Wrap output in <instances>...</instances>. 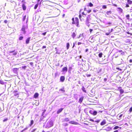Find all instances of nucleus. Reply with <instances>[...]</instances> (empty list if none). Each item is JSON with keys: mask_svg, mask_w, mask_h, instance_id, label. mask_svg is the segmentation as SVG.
Wrapping results in <instances>:
<instances>
[{"mask_svg": "<svg viewBox=\"0 0 132 132\" xmlns=\"http://www.w3.org/2000/svg\"><path fill=\"white\" fill-rule=\"evenodd\" d=\"M64 121H69V118H66L64 119Z\"/></svg>", "mask_w": 132, "mask_h": 132, "instance_id": "30", "label": "nucleus"}, {"mask_svg": "<svg viewBox=\"0 0 132 132\" xmlns=\"http://www.w3.org/2000/svg\"><path fill=\"white\" fill-rule=\"evenodd\" d=\"M121 93L122 94L123 92V90H120Z\"/></svg>", "mask_w": 132, "mask_h": 132, "instance_id": "38", "label": "nucleus"}, {"mask_svg": "<svg viewBox=\"0 0 132 132\" xmlns=\"http://www.w3.org/2000/svg\"><path fill=\"white\" fill-rule=\"evenodd\" d=\"M102 53H100L98 54V56L100 57H102Z\"/></svg>", "mask_w": 132, "mask_h": 132, "instance_id": "28", "label": "nucleus"}, {"mask_svg": "<svg viewBox=\"0 0 132 132\" xmlns=\"http://www.w3.org/2000/svg\"><path fill=\"white\" fill-rule=\"evenodd\" d=\"M26 16H24L23 18V21H24V20H25L26 19Z\"/></svg>", "mask_w": 132, "mask_h": 132, "instance_id": "43", "label": "nucleus"}, {"mask_svg": "<svg viewBox=\"0 0 132 132\" xmlns=\"http://www.w3.org/2000/svg\"><path fill=\"white\" fill-rule=\"evenodd\" d=\"M91 11V10H89L87 11V12L88 13H90Z\"/></svg>", "mask_w": 132, "mask_h": 132, "instance_id": "49", "label": "nucleus"}, {"mask_svg": "<svg viewBox=\"0 0 132 132\" xmlns=\"http://www.w3.org/2000/svg\"><path fill=\"white\" fill-rule=\"evenodd\" d=\"M88 50V49L87 48L85 50V52H87Z\"/></svg>", "mask_w": 132, "mask_h": 132, "instance_id": "57", "label": "nucleus"}, {"mask_svg": "<svg viewBox=\"0 0 132 132\" xmlns=\"http://www.w3.org/2000/svg\"><path fill=\"white\" fill-rule=\"evenodd\" d=\"M89 6L90 7H92L93 6V4L91 2L89 3Z\"/></svg>", "mask_w": 132, "mask_h": 132, "instance_id": "29", "label": "nucleus"}, {"mask_svg": "<svg viewBox=\"0 0 132 132\" xmlns=\"http://www.w3.org/2000/svg\"><path fill=\"white\" fill-rule=\"evenodd\" d=\"M71 124H75V125H77V123L75 122H74L73 121H70L69 122Z\"/></svg>", "mask_w": 132, "mask_h": 132, "instance_id": "12", "label": "nucleus"}, {"mask_svg": "<svg viewBox=\"0 0 132 132\" xmlns=\"http://www.w3.org/2000/svg\"><path fill=\"white\" fill-rule=\"evenodd\" d=\"M22 7L23 9L24 10H26V7L24 4H23L22 5Z\"/></svg>", "mask_w": 132, "mask_h": 132, "instance_id": "15", "label": "nucleus"}, {"mask_svg": "<svg viewBox=\"0 0 132 132\" xmlns=\"http://www.w3.org/2000/svg\"><path fill=\"white\" fill-rule=\"evenodd\" d=\"M18 69L17 68H14L13 69V71L14 73H16Z\"/></svg>", "mask_w": 132, "mask_h": 132, "instance_id": "11", "label": "nucleus"}, {"mask_svg": "<svg viewBox=\"0 0 132 132\" xmlns=\"http://www.w3.org/2000/svg\"><path fill=\"white\" fill-rule=\"evenodd\" d=\"M0 84L2 85H4V82L3 81L0 79Z\"/></svg>", "mask_w": 132, "mask_h": 132, "instance_id": "17", "label": "nucleus"}, {"mask_svg": "<svg viewBox=\"0 0 132 132\" xmlns=\"http://www.w3.org/2000/svg\"><path fill=\"white\" fill-rule=\"evenodd\" d=\"M111 22H109V23H106V24H111Z\"/></svg>", "mask_w": 132, "mask_h": 132, "instance_id": "52", "label": "nucleus"}, {"mask_svg": "<svg viewBox=\"0 0 132 132\" xmlns=\"http://www.w3.org/2000/svg\"><path fill=\"white\" fill-rule=\"evenodd\" d=\"M30 39V37H28L26 41V44H27L29 43Z\"/></svg>", "mask_w": 132, "mask_h": 132, "instance_id": "7", "label": "nucleus"}, {"mask_svg": "<svg viewBox=\"0 0 132 132\" xmlns=\"http://www.w3.org/2000/svg\"><path fill=\"white\" fill-rule=\"evenodd\" d=\"M89 23V21H86L85 24H86V25L87 26H88V27H89L90 26Z\"/></svg>", "mask_w": 132, "mask_h": 132, "instance_id": "13", "label": "nucleus"}, {"mask_svg": "<svg viewBox=\"0 0 132 132\" xmlns=\"http://www.w3.org/2000/svg\"><path fill=\"white\" fill-rule=\"evenodd\" d=\"M100 121V120H97V121H95V122H97V123H98Z\"/></svg>", "mask_w": 132, "mask_h": 132, "instance_id": "53", "label": "nucleus"}, {"mask_svg": "<svg viewBox=\"0 0 132 132\" xmlns=\"http://www.w3.org/2000/svg\"><path fill=\"white\" fill-rule=\"evenodd\" d=\"M76 24L77 26V27H79V23H78V20L77 21H76Z\"/></svg>", "mask_w": 132, "mask_h": 132, "instance_id": "23", "label": "nucleus"}, {"mask_svg": "<svg viewBox=\"0 0 132 132\" xmlns=\"http://www.w3.org/2000/svg\"><path fill=\"white\" fill-rule=\"evenodd\" d=\"M23 38V37L22 36H21L19 38V39L20 40H21Z\"/></svg>", "mask_w": 132, "mask_h": 132, "instance_id": "34", "label": "nucleus"}, {"mask_svg": "<svg viewBox=\"0 0 132 132\" xmlns=\"http://www.w3.org/2000/svg\"><path fill=\"white\" fill-rule=\"evenodd\" d=\"M76 36V34L75 33V32H73L72 35V36L73 39H74Z\"/></svg>", "mask_w": 132, "mask_h": 132, "instance_id": "14", "label": "nucleus"}, {"mask_svg": "<svg viewBox=\"0 0 132 132\" xmlns=\"http://www.w3.org/2000/svg\"><path fill=\"white\" fill-rule=\"evenodd\" d=\"M18 95V94L17 93H16L14 94V95L15 96H16L17 95Z\"/></svg>", "mask_w": 132, "mask_h": 132, "instance_id": "58", "label": "nucleus"}, {"mask_svg": "<svg viewBox=\"0 0 132 132\" xmlns=\"http://www.w3.org/2000/svg\"><path fill=\"white\" fill-rule=\"evenodd\" d=\"M114 132H118V130H116L114 131Z\"/></svg>", "mask_w": 132, "mask_h": 132, "instance_id": "64", "label": "nucleus"}, {"mask_svg": "<svg viewBox=\"0 0 132 132\" xmlns=\"http://www.w3.org/2000/svg\"><path fill=\"white\" fill-rule=\"evenodd\" d=\"M129 62H130V63H131V62H132V60L131 59L130 60H129Z\"/></svg>", "mask_w": 132, "mask_h": 132, "instance_id": "61", "label": "nucleus"}, {"mask_svg": "<svg viewBox=\"0 0 132 132\" xmlns=\"http://www.w3.org/2000/svg\"><path fill=\"white\" fill-rule=\"evenodd\" d=\"M38 3L37 4H36L34 6V9H36L37 7H38Z\"/></svg>", "mask_w": 132, "mask_h": 132, "instance_id": "21", "label": "nucleus"}, {"mask_svg": "<svg viewBox=\"0 0 132 132\" xmlns=\"http://www.w3.org/2000/svg\"><path fill=\"white\" fill-rule=\"evenodd\" d=\"M106 121L105 120H104L102 121L100 125L101 126H103L106 123Z\"/></svg>", "mask_w": 132, "mask_h": 132, "instance_id": "6", "label": "nucleus"}, {"mask_svg": "<svg viewBox=\"0 0 132 132\" xmlns=\"http://www.w3.org/2000/svg\"><path fill=\"white\" fill-rule=\"evenodd\" d=\"M67 70L68 69L67 67H64L63 68L62 71L63 72L65 71L66 72L67 71Z\"/></svg>", "mask_w": 132, "mask_h": 132, "instance_id": "10", "label": "nucleus"}, {"mask_svg": "<svg viewBox=\"0 0 132 132\" xmlns=\"http://www.w3.org/2000/svg\"><path fill=\"white\" fill-rule=\"evenodd\" d=\"M127 2L128 4H132V1L130 0H127Z\"/></svg>", "mask_w": 132, "mask_h": 132, "instance_id": "16", "label": "nucleus"}, {"mask_svg": "<svg viewBox=\"0 0 132 132\" xmlns=\"http://www.w3.org/2000/svg\"><path fill=\"white\" fill-rule=\"evenodd\" d=\"M113 29H111V31H110V33H111V32H113Z\"/></svg>", "mask_w": 132, "mask_h": 132, "instance_id": "56", "label": "nucleus"}, {"mask_svg": "<svg viewBox=\"0 0 132 132\" xmlns=\"http://www.w3.org/2000/svg\"><path fill=\"white\" fill-rule=\"evenodd\" d=\"M81 15L80 14L79 15V19H80L81 20Z\"/></svg>", "mask_w": 132, "mask_h": 132, "instance_id": "41", "label": "nucleus"}, {"mask_svg": "<svg viewBox=\"0 0 132 132\" xmlns=\"http://www.w3.org/2000/svg\"><path fill=\"white\" fill-rule=\"evenodd\" d=\"M122 114H121L119 116V117L120 118L122 116Z\"/></svg>", "mask_w": 132, "mask_h": 132, "instance_id": "59", "label": "nucleus"}, {"mask_svg": "<svg viewBox=\"0 0 132 132\" xmlns=\"http://www.w3.org/2000/svg\"><path fill=\"white\" fill-rule=\"evenodd\" d=\"M90 19L89 17H87L86 18V21H89Z\"/></svg>", "mask_w": 132, "mask_h": 132, "instance_id": "27", "label": "nucleus"}, {"mask_svg": "<svg viewBox=\"0 0 132 132\" xmlns=\"http://www.w3.org/2000/svg\"><path fill=\"white\" fill-rule=\"evenodd\" d=\"M59 92H61V93H63L65 92V90L64 89V88L63 87L62 88L60 89L59 90Z\"/></svg>", "mask_w": 132, "mask_h": 132, "instance_id": "4", "label": "nucleus"}, {"mask_svg": "<svg viewBox=\"0 0 132 132\" xmlns=\"http://www.w3.org/2000/svg\"><path fill=\"white\" fill-rule=\"evenodd\" d=\"M38 96V94L37 93H35L34 95V97L35 98H37Z\"/></svg>", "mask_w": 132, "mask_h": 132, "instance_id": "18", "label": "nucleus"}, {"mask_svg": "<svg viewBox=\"0 0 132 132\" xmlns=\"http://www.w3.org/2000/svg\"><path fill=\"white\" fill-rule=\"evenodd\" d=\"M106 14L108 15H109L111 14V12L110 11H107L106 13Z\"/></svg>", "mask_w": 132, "mask_h": 132, "instance_id": "22", "label": "nucleus"}, {"mask_svg": "<svg viewBox=\"0 0 132 132\" xmlns=\"http://www.w3.org/2000/svg\"><path fill=\"white\" fill-rule=\"evenodd\" d=\"M7 20H4V22L5 23H7Z\"/></svg>", "mask_w": 132, "mask_h": 132, "instance_id": "55", "label": "nucleus"}, {"mask_svg": "<svg viewBox=\"0 0 132 132\" xmlns=\"http://www.w3.org/2000/svg\"><path fill=\"white\" fill-rule=\"evenodd\" d=\"M119 128V127L117 126H115L114 128V129H118V128Z\"/></svg>", "mask_w": 132, "mask_h": 132, "instance_id": "32", "label": "nucleus"}, {"mask_svg": "<svg viewBox=\"0 0 132 132\" xmlns=\"http://www.w3.org/2000/svg\"><path fill=\"white\" fill-rule=\"evenodd\" d=\"M63 108H61L59 109L57 111V114H58L60 113L63 110Z\"/></svg>", "mask_w": 132, "mask_h": 132, "instance_id": "8", "label": "nucleus"}, {"mask_svg": "<svg viewBox=\"0 0 132 132\" xmlns=\"http://www.w3.org/2000/svg\"><path fill=\"white\" fill-rule=\"evenodd\" d=\"M92 31H93V29H89V31L90 32V33H91V32Z\"/></svg>", "mask_w": 132, "mask_h": 132, "instance_id": "47", "label": "nucleus"}, {"mask_svg": "<svg viewBox=\"0 0 132 132\" xmlns=\"http://www.w3.org/2000/svg\"><path fill=\"white\" fill-rule=\"evenodd\" d=\"M82 36V34H80V35L79 36V37H78V38H79L81 36Z\"/></svg>", "mask_w": 132, "mask_h": 132, "instance_id": "60", "label": "nucleus"}, {"mask_svg": "<svg viewBox=\"0 0 132 132\" xmlns=\"http://www.w3.org/2000/svg\"><path fill=\"white\" fill-rule=\"evenodd\" d=\"M53 122L51 120H49L47 122L46 126V128H49L53 126Z\"/></svg>", "mask_w": 132, "mask_h": 132, "instance_id": "1", "label": "nucleus"}, {"mask_svg": "<svg viewBox=\"0 0 132 132\" xmlns=\"http://www.w3.org/2000/svg\"><path fill=\"white\" fill-rule=\"evenodd\" d=\"M27 128L26 127V128H25L24 129H23V130H22V131H25L27 130Z\"/></svg>", "mask_w": 132, "mask_h": 132, "instance_id": "45", "label": "nucleus"}, {"mask_svg": "<svg viewBox=\"0 0 132 132\" xmlns=\"http://www.w3.org/2000/svg\"><path fill=\"white\" fill-rule=\"evenodd\" d=\"M34 121L33 120H31L30 122V123L29 125L30 126H31L33 123Z\"/></svg>", "mask_w": 132, "mask_h": 132, "instance_id": "24", "label": "nucleus"}, {"mask_svg": "<svg viewBox=\"0 0 132 132\" xmlns=\"http://www.w3.org/2000/svg\"><path fill=\"white\" fill-rule=\"evenodd\" d=\"M46 48V46H43L42 47V48L43 49H44V48Z\"/></svg>", "mask_w": 132, "mask_h": 132, "instance_id": "48", "label": "nucleus"}, {"mask_svg": "<svg viewBox=\"0 0 132 132\" xmlns=\"http://www.w3.org/2000/svg\"><path fill=\"white\" fill-rule=\"evenodd\" d=\"M72 69V68L71 67H69V71H71Z\"/></svg>", "mask_w": 132, "mask_h": 132, "instance_id": "37", "label": "nucleus"}, {"mask_svg": "<svg viewBox=\"0 0 132 132\" xmlns=\"http://www.w3.org/2000/svg\"><path fill=\"white\" fill-rule=\"evenodd\" d=\"M82 44V43L81 42H79L78 43V45H79L81 44Z\"/></svg>", "mask_w": 132, "mask_h": 132, "instance_id": "51", "label": "nucleus"}, {"mask_svg": "<svg viewBox=\"0 0 132 132\" xmlns=\"http://www.w3.org/2000/svg\"><path fill=\"white\" fill-rule=\"evenodd\" d=\"M89 112L91 114L93 115L94 116L96 115L97 113V112L95 111H89Z\"/></svg>", "mask_w": 132, "mask_h": 132, "instance_id": "3", "label": "nucleus"}, {"mask_svg": "<svg viewBox=\"0 0 132 132\" xmlns=\"http://www.w3.org/2000/svg\"><path fill=\"white\" fill-rule=\"evenodd\" d=\"M107 80V79L106 78H105L104 79V80L105 81H106Z\"/></svg>", "mask_w": 132, "mask_h": 132, "instance_id": "63", "label": "nucleus"}, {"mask_svg": "<svg viewBox=\"0 0 132 132\" xmlns=\"http://www.w3.org/2000/svg\"><path fill=\"white\" fill-rule=\"evenodd\" d=\"M110 32H109V33H105V35H109L110 34Z\"/></svg>", "mask_w": 132, "mask_h": 132, "instance_id": "44", "label": "nucleus"}, {"mask_svg": "<svg viewBox=\"0 0 132 132\" xmlns=\"http://www.w3.org/2000/svg\"><path fill=\"white\" fill-rule=\"evenodd\" d=\"M46 33V32H45L42 34L43 35H45Z\"/></svg>", "mask_w": 132, "mask_h": 132, "instance_id": "39", "label": "nucleus"}, {"mask_svg": "<svg viewBox=\"0 0 132 132\" xmlns=\"http://www.w3.org/2000/svg\"><path fill=\"white\" fill-rule=\"evenodd\" d=\"M26 66H23L22 67V68L23 69H25L26 68Z\"/></svg>", "mask_w": 132, "mask_h": 132, "instance_id": "54", "label": "nucleus"}, {"mask_svg": "<svg viewBox=\"0 0 132 132\" xmlns=\"http://www.w3.org/2000/svg\"><path fill=\"white\" fill-rule=\"evenodd\" d=\"M86 75L87 77H90L91 76V75L89 74H86Z\"/></svg>", "mask_w": 132, "mask_h": 132, "instance_id": "35", "label": "nucleus"}, {"mask_svg": "<svg viewBox=\"0 0 132 132\" xmlns=\"http://www.w3.org/2000/svg\"><path fill=\"white\" fill-rule=\"evenodd\" d=\"M8 120V119H4L3 120V122H5L6 121Z\"/></svg>", "mask_w": 132, "mask_h": 132, "instance_id": "40", "label": "nucleus"}, {"mask_svg": "<svg viewBox=\"0 0 132 132\" xmlns=\"http://www.w3.org/2000/svg\"><path fill=\"white\" fill-rule=\"evenodd\" d=\"M113 6L116 7L117 6V5L116 4H114Z\"/></svg>", "mask_w": 132, "mask_h": 132, "instance_id": "62", "label": "nucleus"}, {"mask_svg": "<svg viewBox=\"0 0 132 132\" xmlns=\"http://www.w3.org/2000/svg\"><path fill=\"white\" fill-rule=\"evenodd\" d=\"M89 120L91 121H92V122H94V120L93 119H90Z\"/></svg>", "mask_w": 132, "mask_h": 132, "instance_id": "50", "label": "nucleus"}, {"mask_svg": "<svg viewBox=\"0 0 132 132\" xmlns=\"http://www.w3.org/2000/svg\"><path fill=\"white\" fill-rule=\"evenodd\" d=\"M65 80V77L63 76H62L60 78V80L62 82L64 81Z\"/></svg>", "mask_w": 132, "mask_h": 132, "instance_id": "5", "label": "nucleus"}, {"mask_svg": "<svg viewBox=\"0 0 132 132\" xmlns=\"http://www.w3.org/2000/svg\"><path fill=\"white\" fill-rule=\"evenodd\" d=\"M106 6L105 5H103L102 6V8L104 9H105L106 8Z\"/></svg>", "mask_w": 132, "mask_h": 132, "instance_id": "31", "label": "nucleus"}, {"mask_svg": "<svg viewBox=\"0 0 132 132\" xmlns=\"http://www.w3.org/2000/svg\"><path fill=\"white\" fill-rule=\"evenodd\" d=\"M82 89L83 92H84L85 93L86 92V90H85V88L83 86L82 87Z\"/></svg>", "mask_w": 132, "mask_h": 132, "instance_id": "26", "label": "nucleus"}, {"mask_svg": "<svg viewBox=\"0 0 132 132\" xmlns=\"http://www.w3.org/2000/svg\"><path fill=\"white\" fill-rule=\"evenodd\" d=\"M27 26H26L23 25L22 26V28L21 29V31H22V33L24 34H25L26 31L25 29H27Z\"/></svg>", "mask_w": 132, "mask_h": 132, "instance_id": "2", "label": "nucleus"}, {"mask_svg": "<svg viewBox=\"0 0 132 132\" xmlns=\"http://www.w3.org/2000/svg\"><path fill=\"white\" fill-rule=\"evenodd\" d=\"M17 53L16 52H15L13 53V54L14 55H15Z\"/></svg>", "mask_w": 132, "mask_h": 132, "instance_id": "42", "label": "nucleus"}, {"mask_svg": "<svg viewBox=\"0 0 132 132\" xmlns=\"http://www.w3.org/2000/svg\"><path fill=\"white\" fill-rule=\"evenodd\" d=\"M69 46H70V44H69V43H67V49L68 50L69 48Z\"/></svg>", "mask_w": 132, "mask_h": 132, "instance_id": "19", "label": "nucleus"}, {"mask_svg": "<svg viewBox=\"0 0 132 132\" xmlns=\"http://www.w3.org/2000/svg\"><path fill=\"white\" fill-rule=\"evenodd\" d=\"M132 111V107H131L129 110V111L130 112H131Z\"/></svg>", "mask_w": 132, "mask_h": 132, "instance_id": "36", "label": "nucleus"}, {"mask_svg": "<svg viewBox=\"0 0 132 132\" xmlns=\"http://www.w3.org/2000/svg\"><path fill=\"white\" fill-rule=\"evenodd\" d=\"M118 9H119V11L121 13H122L123 10L120 7H118Z\"/></svg>", "mask_w": 132, "mask_h": 132, "instance_id": "20", "label": "nucleus"}, {"mask_svg": "<svg viewBox=\"0 0 132 132\" xmlns=\"http://www.w3.org/2000/svg\"><path fill=\"white\" fill-rule=\"evenodd\" d=\"M118 52H122V53H121V54L123 55L124 54V52H122V51L121 50H120L118 51Z\"/></svg>", "mask_w": 132, "mask_h": 132, "instance_id": "25", "label": "nucleus"}, {"mask_svg": "<svg viewBox=\"0 0 132 132\" xmlns=\"http://www.w3.org/2000/svg\"><path fill=\"white\" fill-rule=\"evenodd\" d=\"M126 17L127 18V19H129V14L127 15H126Z\"/></svg>", "mask_w": 132, "mask_h": 132, "instance_id": "33", "label": "nucleus"}, {"mask_svg": "<svg viewBox=\"0 0 132 132\" xmlns=\"http://www.w3.org/2000/svg\"><path fill=\"white\" fill-rule=\"evenodd\" d=\"M129 7V5H128V4H126V6H125V7Z\"/></svg>", "mask_w": 132, "mask_h": 132, "instance_id": "46", "label": "nucleus"}, {"mask_svg": "<svg viewBox=\"0 0 132 132\" xmlns=\"http://www.w3.org/2000/svg\"><path fill=\"white\" fill-rule=\"evenodd\" d=\"M83 97H81L79 99V102L80 103H81L83 100Z\"/></svg>", "mask_w": 132, "mask_h": 132, "instance_id": "9", "label": "nucleus"}]
</instances>
